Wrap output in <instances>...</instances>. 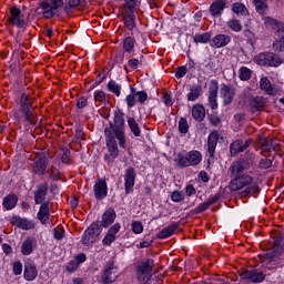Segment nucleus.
I'll list each match as a JSON object with an SVG mask.
<instances>
[{"label":"nucleus","instance_id":"1","mask_svg":"<svg viewBox=\"0 0 284 284\" xmlns=\"http://www.w3.org/2000/svg\"><path fill=\"white\" fill-rule=\"evenodd\" d=\"M104 135L115 136L119 148L125 150L128 140L125 139V113L121 109L114 111L113 122L104 129Z\"/></svg>","mask_w":284,"mask_h":284},{"label":"nucleus","instance_id":"2","mask_svg":"<svg viewBox=\"0 0 284 284\" xmlns=\"http://www.w3.org/2000/svg\"><path fill=\"white\" fill-rule=\"evenodd\" d=\"M234 178L229 183V190L231 192H239V190L242 191V196H250L252 194H258L260 187L258 183L254 182V178L247 174L243 175H233Z\"/></svg>","mask_w":284,"mask_h":284},{"label":"nucleus","instance_id":"3","mask_svg":"<svg viewBox=\"0 0 284 284\" xmlns=\"http://www.w3.org/2000/svg\"><path fill=\"white\" fill-rule=\"evenodd\" d=\"M16 103L19 105L20 112L23 114L24 121L29 123V125H37V118L32 112L34 98H32L30 93L23 91L16 100Z\"/></svg>","mask_w":284,"mask_h":284},{"label":"nucleus","instance_id":"4","mask_svg":"<svg viewBox=\"0 0 284 284\" xmlns=\"http://www.w3.org/2000/svg\"><path fill=\"white\" fill-rule=\"evenodd\" d=\"M270 276H272V274H265L264 272L258 271V268L244 270L240 273L242 281H248L254 284H261L263 281H266L267 284L276 283V280Z\"/></svg>","mask_w":284,"mask_h":284},{"label":"nucleus","instance_id":"5","mask_svg":"<svg viewBox=\"0 0 284 284\" xmlns=\"http://www.w3.org/2000/svg\"><path fill=\"white\" fill-rule=\"evenodd\" d=\"M178 163V168H195V165H200L201 161H203V154L201 151L192 150L189 151L185 155L183 153H179L178 158L174 160Z\"/></svg>","mask_w":284,"mask_h":284},{"label":"nucleus","instance_id":"6","mask_svg":"<svg viewBox=\"0 0 284 284\" xmlns=\"http://www.w3.org/2000/svg\"><path fill=\"white\" fill-rule=\"evenodd\" d=\"M101 232H103V229H101L99 220L92 222L81 236V245H83L84 247H92V245L97 243V241H99Z\"/></svg>","mask_w":284,"mask_h":284},{"label":"nucleus","instance_id":"7","mask_svg":"<svg viewBox=\"0 0 284 284\" xmlns=\"http://www.w3.org/2000/svg\"><path fill=\"white\" fill-rule=\"evenodd\" d=\"M256 65H262L264 68H278L283 65V59L274 52H261L253 58Z\"/></svg>","mask_w":284,"mask_h":284},{"label":"nucleus","instance_id":"8","mask_svg":"<svg viewBox=\"0 0 284 284\" xmlns=\"http://www.w3.org/2000/svg\"><path fill=\"white\" fill-rule=\"evenodd\" d=\"M48 165H50L48 153H40L33 161L31 172L36 176H45L48 174Z\"/></svg>","mask_w":284,"mask_h":284},{"label":"nucleus","instance_id":"9","mask_svg":"<svg viewBox=\"0 0 284 284\" xmlns=\"http://www.w3.org/2000/svg\"><path fill=\"white\" fill-rule=\"evenodd\" d=\"M106 141V150L109 154L104 155V161L110 165L119 158V143H116V135H104Z\"/></svg>","mask_w":284,"mask_h":284},{"label":"nucleus","instance_id":"10","mask_svg":"<svg viewBox=\"0 0 284 284\" xmlns=\"http://www.w3.org/2000/svg\"><path fill=\"white\" fill-rule=\"evenodd\" d=\"M10 17L8 19L9 23L11 26H14L16 28H18L19 30L26 28V26H28V21L30 20V14H28L27 20L21 18V9H19V7L13 6L10 9Z\"/></svg>","mask_w":284,"mask_h":284},{"label":"nucleus","instance_id":"11","mask_svg":"<svg viewBox=\"0 0 284 284\" xmlns=\"http://www.w3.org/2000/svg\"><path fill=\"white\" fill-rule=\"evenodd\" d=\"M136 183V170L134 166H129L124 170V192L125 194H132L134 192V185Z\"/></svg>","mask_w":284,"mask_h":284},{"label":"nucleus","instance_id":"12","mask_svg":"<svg viewBox=\"0 0 284 284\" xmlns=\"http://www.w3.org/2000/svg\"><path fill=\"white\" fill-rule=\"evenodd\" d=\"M207 101L211 110L219 109V80L212 79L210 81Z\"/></svg>","mask_w":284,"mask_h":284},{"label":"nucleus","instance_id":"13","mask_svg":"<svg viewBox=\"0 0 284 284\" xmlns=\"http://www.w3.org/2000/svg\"><path fill=\"white\" fill-rule=\"evenodd\" d=\"M219 139H221V134L219 131H212L207 136V165H212V159L216 154V145H219Z\"/></svg>","mask_w":284,"mask_h":284},{"label":"nucleus","instance_id":"14","mask_svg":"<svg viewBox=\"0 0 284 284\" xmlns=\"http://www.w3.org/2000/svg\"><path fill=\"white\" fill-rule=\"evenodd\" d=\"M9 223L18 227L19 230L30 231L34 230L36 223L34 220H29L28 217H21L20 215H13L10 217Z\"/></svg>","mask_w":284,"mask_h":284},{"label":"nucleus","instance_id":"15","mask_svg":"<svg viewBox=\"0 0 284 284\" xmlns=\"http://www.w3.org/2000/svg\"><path fill=\"white\" fill-rule=\"evenodd\" d=\"M121 232V223L115 222L113 225H111L104 237L102 239V245L104 247H112V243L116 241V234Z\"/></svg>","mask_w":284,"mask_h":284},{"label":"nucleus","instance_id":"16","mask_svg":"<svg viewBox=\"0 0 284 284\" xmlns=\"http://www.w3.org/2000/svg\"><path fill=\"white\" fill-rule=\"evenodd\" d=\"M115 221H116V211L114 210V207H109L103 212L101 216V221H99V225L101 230H103V227L105 230L108 229L110 230V227L114 225Z\"/></svg>","mask_w":284,"mask_h":284},{"label":"nucleus","instance_id":"17","mask_svg":"<svg viewBox=\"0 0 284 284\" xmlns=\"http://www.w3.org/2000/svg\"><path fill=\"white\" fill-rule=\"evenodd\" d=\"M250 159L240 158L237 161L233 162L230 170L232 176H241L243 172L250 170Z\"/></svg>","mask_w":284,"mask_h":284},{"label":"nucleus","instance_id":"18","mask_svg":"<svg viewBox=\"0 0 284 284\" xmlns=\"http://www.w3.org/2000/svg\"><path fill=\"white\" fill-rule=\"evenodd\" d=\"M220 94L223 99L224 105H232L234 97H236V88L222 83Z\"/></svg>","mask_w":284,"mask_h":284},{"label":"nucleus","instance_id":"19","mask_svg":"<svg viewBox=\"0 0 284 284\" xmlns=\"http://www.w3.org/2000/svg\"><path fill=\"white\" fill-rule=\"evenodd\" d=\"M283 237L277 236L274 242H273V247L271 250H268L265 253V258L266 261H274V258H277V256H281V254H283Z\"/></svg>","mask_w":284,"mask_h":284},{"label":"nucleus","instance_id":"20","mask_svg":"<svg viewBox=\"0 0 284 284\" xmlns=\"http://www.w3.org/2000/svg\"><path fill=\"white\" fill-rule=\"evenodd\" d=\"M116 266H114V261H110L105 264L103 274L101 276L103 284H112L116 281Z\"/></svg>","mask_w":284,"mask_h":284},{"label":"nucleus","instance_id":"21","mask_svg":"<svg viewBox=\"0 0 284 284\" xmlns=\"http://www.w3.org/2000/svg\"><path fill=\"white\" fill-rule=\"evenodd\" d=\"M93 194L97 201H103L108 197V181L105 179L95 181Z\"/></svg>","mask_w":284,"mask_h":284},{"label":"nucleus","instance_id":"22","mask_svg":"<svg viewBox=\"0 0 284 284\" xmlns=\"http://www.w3.org/2000/svg\"><path fill=\"white\" fill-rule=\"evenodd\" d=\"M227 8V0H215L209 7V12L214 19L223 17V12Z\"/></svg>","mask_w":284,"mask_h":284},{"label":"nucleus","instance_id":"23","mask_svg":"<svg viewBox=\"0 0 284 284\" xmlns=\"http://www.w3.org/2000/svg\"><path fill=\"white\" fill-rule=\"evenodd\" d=\"M252 145V139L243 140H235L230 144V152L231 156H237L241 152H245L247 148Z\"/></svg>","mask_w":284,"mask_h":284},{"label":"nucleus","instance_id":"24","mask_svg":"<svg viewBox=\"0 0 284 284\" xmlns=\"http://www.w3.org/2000/svg\"><path fill=\"white\" fill-rule=\"evenodd\" d=\"M50 185L48 182L40 183L37 190L33 192V201L36 205H41V203H45V196H48V190Z\"/></svg>","mask_w":284,"mask_h":284},{"label":"nucleus","instance_id":"25","mask_svg":"<svg viewBox=\"0 0 284 284\" xmlns=\"http://www.w3.org/2000/svg\"><path fill=\"white\" fill-rule=\"evenodd\" d=\"M223 199V194L216 193L213 197H210L204 203H200L195 209H193V214H203V212H206V210H210L212 205H215L217 201H221Z\"/></svg>","mask_w":284,"mask_h":284},{"label":"nucleus","instance_id":"26","mask_svg":"<svg viewBox=\"0 0 284 284\" xmlns=\"http://www.w3.org/2000/svg\"><path fill=\"white\" fill-rule=\"evenodd\" d=\"M39 276V270L37 268V264L34 262H29L24 264V271H23V277L24 281H28L31 283L32 281H36Z\"/></svg>","mask_w":284,"mask_h":284},{"label":"nucleus","instance_id":"27","mask_svg":"<svg viewBox=\"0 0 284 284\" xmlns=\"http://www.w3.org/2000/svg\"><path fill=\"white\" fill-rule=\"evenodd\" d=\"M19 203V195L14 193H9L2 199V210L4 212H10L17 207Z\"/></svg>","mask_w":284,"mask_h":284},{"label":"nucleus","instance_id":"28","mask_svg":"<svg viewBox=\"0 0 284 284\" xmlns=\"http://www.w3.org/2000/svg\"><path fill=\"white\" fill-rule=\"evenodd\" d=\"M179 227H181V222H173L169 226L159 231L156 233V239H160V240L170 239V236H174V233L176 232V230H179Z\"/></svg>","mask_w":284,"mask_h":284},{"label":"nucleus","instance_id":"29","mask_svg":"<svg viewBox=\"0 0 284 284\" xmlns=\"http://www.w3.org/2000/svg\"><path fill=\"white\" fill-rule=\"evenodd\" d=\"M37 250V241L32 236H28L21 244L22 256H30Z\"/></svg>","mask_w":284,"mask_h":284},{"label":"nucleus","instance_id":"30","mask_svg":"<svg viewBox=\"0 0 284 284\" xmlns=\"http://www.w3.org/2000/svg\"><path fill=\"white\" fill-rule=\"evenodd\" d=\"M232 42V37L229 34L219 33L211 39V48H225Z\"/></svg>","mask_w":284,"mask_h":284},{"label":"nucleus","instance_id":"31","mask_svg":"<svg viewBox=\"0 0 284 284\" xmlns=\"http://www.w3.org/2000/svg\"><path fill=\"white\" fill-rule=\"evenodd\" d=\"M37 219L42 223V225H45V223H48V219H50V200H47L45 202L40 204V209L37 213Z\"/></svg>","mask_w":284,"mask_h":284},{"label":"nucleus","instance_id":"32","mask_svg":"<svg viewBox=\"0 0 284 284\" xmlns=\"http://www.w3.org/2000/svg\"><path fill=\"white\" fill-rule=\"evenodd\" d=\"M250 105V112L252 114H256V112H261L263 108H265V99L261 95H256L248 102Z\"/></svg>","mask_w":284,"mask_h":284},{"label":"nucleus","instance_id":"33","mask_svg":"<svg viewBox=\"0 0 284 284\" xmlns=\"http://www.w3.org/2000/svg\"><path fill=\"white\" fill-rule=\"evenodd\" d=\"M154 270V260L149 258L136 266L138 276H145L152 274Z\"/></svg>","mask_w":284,"mask_h":284},{"label":"nucleus","instance_id":"34","mask_svg":"<svg viewBox=\"0 0 284 284\" xmlns=\"http://www.w3.org/2000/svg\"><path fill=\"white\" fill-rule=\"evenodd\" d=\"M260 144L263 152H278L281 150V145L270 138L261 140Z\"/></svg>","mask_w":284,"mask_h":284},{"label":"nucleus","instance_id":"35","mask_svg":"<svg viewBox=\"0 0 284 284\" xmlns=\"http://www.w3.org/2000/svg\"><path fill=\"white\" fill-rule=\"evenodd\" d=\"M231 12H233V14H236V17H250V10L243 2H234L231 6Z\"/></svg>","mask_w":284,"mask_h":284},{"label":"nucleus","instance_id":"36","mask_svg":"<svg viewBox=\"0 0 284 284\" xmlns=\"http://www.w3.org/2000/svg\"><path fill=\"white\" fill-rule=\"evenodd\" d=\"M201 94H203V87L201 84H193L186 94V99L194 103V101H199Z\"/></svg>","mask_w":284,"mask_h":284},{"label":"nucleus","instance_id":"37","mask_svg":"<svg viewBox=\"0 0 284 284\" xmlns=\"http://www.w3.org/2000/svg\"><path fill=\"white\" fill-rule=\"evenodd\" d=\"M192 118L197 123H202V121H205V106L203 104H194L192 108Z\"/></svg>","mask_w":284,"mask_h":284},{"label":"nucleus","instance_id":"38","mask_svg":"<svg viewBox=\"0 0 284 284\" xmlns=\"http://www.w3.org/2000/svg\"><path fill=\"white\" fill-rule=\"evenodd\" d=\"M253 6L255 8V12L261 17H265L270 11V6L267 4V0H253Z\"/></svg>","mask_w":284,"mask_h":284},{"label":"nucleus","instance_id":"39","mask_svg":"<svg viewBox=\"0 0 284 284\" xmlns=\"http://www.w3.org/2000/svg\"><path fill=\"white\" fill-rule=\"evenodd\" d=\"M135 45H136V39H134V37L132 36L124 37L122 41V48L124 52H126L128 54H132V52H134Z\"/></svg>","mask_w":284,"mask_h":284},{"label":"nucleus","instance_id":"40","mask_svg":"<svg viewBox=\"0 0 284 284\" xmlns=\"http://www.w3.org/2000/svg\"><path fill=\"white\" fill-rule=\"evenodd\" d=\"M134 19H136V16L134 14V12H124V14L122 16L123 23L125 28L129 29L130 31L136 28V22L134 21Z\"/></svg>","mask_w":284,"mask_h":284},{"label":"nucleus","instance_id":"41","mask_svg":"<svg viewBox=\"0 0 284 284\" xmlns=\"http://www.w3.org/2000/svg\"><path fill=\"white\" fill-rule=\"evenodd\" d=\"M193 42L201 43L202 45H205L207 43H212V32H203V33H195L193 36Z\"/></svg>","mask_w":284,"mask_h":284},{"label":"nucleus","instance_id":"42","mask_svg":"<svg viewBox=\"0 0 284 284\" xmlns=\"http://www.w3.org/2000/svg\"><path fill=\"white\" fill-rule=\"evenodd\" d=\"M106 90L119 98L121 97V90H123V87L115 80H110L106 84Z\"/></svg>","mask_w":284,"mask_h":284},{"label":"nucleus","instance_id":"43","mask_svg":"<svg viewBox=\"0 0 284 284\" xmlns=\"http://www.w3.org/2000/svg\"><path fill=\"white\" fill-rule=\"evenodd\" d=\"M260 88L263 90V92H266L270 97H273L274 94V87L272 85V82L267 78H262L260 80Z\"/></svg>","mask_w":284,"mask_h":284},{"label":"nucleus","instance_id":"44","mask_svg":"<svg viewBox=\"0 0 284 284\" xmlns=\"http://www.w3.org/2000/svg\"><path fill=\"white\" fill-rule=\"evenodd\" d=\"M145 63V55L140 54V58H132L128 61L129 68L131 70H138V68H143Z\"/></svg>","mask_w":284,"mask_h":284},{"label":"nucleus","instance_id":"45","mask_svg":"<svg viewBox=\"0 0 284 284\" xmlns=\"http://www.w3.org/2000/svg\"><path fill=\"white\" fill-rule=\"evenodd\" d=\"M130 90L131 93L126 95L125 98V103H126V108L131 109L134 108V105H136V89L134 87H132V84H130Z\"/></svg>","mask_w":284,"mask_h":284},{"label":"nucleus","instance_id":"46","mask_svg":"<svg viewBox=\"0 0 284 284\" xmlns=\"http://www.w3.org/2000/svg\"><path fill=\"white\" fill-rule=\"evenodd\" d=\"M83 0H64V12L65 14H72L73 10H77L81 6Z\"/></svg>","mask_w":284,"mask_h":284},{"label":"nucleus","instance_id":"47","mask_svg":"<svg viewBox=\"0 0 284 284\" xmlns=\"http://www.w3.org/2000/svg\"><path fill=\"white\" fill-rule=\"evenodd\" d=\"M226 26L232 32H241L243 30V23L236 18H232L226 21Z\"/></svg>","mask_w":284,"mask_h":284},{"label":"nucleus","instance_id":"48","mask_svg":"<svg viewBox=\"0 0 284 284\" xmlns=\"http://www.w3.org/2000/svg\"><path fill=\"white\" fill-rule=\"evenodd\" d=\"M128 126L130 129V132L133 133V136H141V128L139 126V123L134 118L128 119Z\"/></svg>","mask_w":284,"mask_h":284},{"label":"nucleus","instance_id":"49","mask_svg":"<svg viewBox=\"0 0 284 284\" xmlns=\"http://www.w3.org/2000/svg\"><path fill=\"white\" fill-rule=\"evenodd\" d=\"M266 22L268 23V26H272V28H274V30H276V32L278 34L283 33L284 32V24L283 22L272 18V17H268L266 18Z\"/></svg>","mask_w":284,"mask_h":284},{"label":"nucleus","instance_id":"50","mask_svg":"<svg viewBox=\"0 0 284 284\" xmlns=\"http://www.w3.org/2000/svg\"><path fill=\"white\" fill-rule=\"evenodd\" d=\"M47 174H48V178L50 179V181H61V170L57 169L54 170L53 168L51 169H47Z\"/></svg>","mask_w":284,"mask_h":284},{"label":"nucleus","instance_id":"51","mask_svg":"<svg viewBox=\"0 0 284 284\" xmlns=\"http://www.w3.org/2000/svg\"><path fill=\"white\" fill-rule=\"evenodd\" d=\"M252 79V70L247 67L240 68V80L241 81H250Z\"/></svg>","mask_w":284,"mask_h":284},{"label":"nucleus","instance_id":"52","mask_svg":"<svg viewBox=\"0 0 284 284\" xmlns=\"http://www.w3.org/2000/svg\"><path fill=\"white\" fill-rule=\"evenodd\" d=\"M179 132L180 134H187V132H190V124L187 123L186 118H180Z\"/></svg>","mask_w":284,"mask_h":284},{"label":"nucleus","instance_id":"53","mask_svg":"<svg viewBox=\"0 0 284 284\" xmlns=\"http://www.w3.org/2000/svg\"><path fill=\"white\" fill-rule=\"evenodd\" d=\"M143 222L141 221H132L131 222V231L133 232V234H143Z\"/></svg>","mask_w":284,"mask_h":284},{"label":"nucleus","instance_id":"54","mask_svg":"<svg viewBox=\"0 0 284 284\" xmlns=\"http://www.w3.org/2000/svg\"><path fill=\"white\" fill-rule=\"evenodd\" d=\"M171 201H173V203H181V201H185V193L173 191L171 194Z\"/></svg>","mask_w":284,"mask_h":284},{"label":"nucleus","instance_id":"55","mask_svg":"<svg viewBox=\"0 0 284 284\" xmlns=\"http://www.w3.org/2000/svg\"><path fill=\"white\" fill-rule=\"evenodd\" d=\"M51 4H50V0H42L38 3V8L34 10L36 14H41V12H39V10H50Z\"/></svg>","mask_w":284,"mask_h":284},{"label":"nucleus","instance_id":"56","mask_svg":"<svg viewBox=\"0 0 284 284\" xmlns=\"http://www.w3.org/2000/svg\"><path fill=\"white\" fill-rule=\"evenodd\" d=\"M273 50L275 52H284V36L273 42Z\"/></svg>","mask_w":284,"mask_h":284},{"label":"nucleus","instance_id":"57","mask_svg":"<svg viewBox=\"0 0 284 284\" xmlns=\"http://www.w3.org/2000/svg\"><path fill=\"white\" fill-rule=\"evenodd\" d=\"M209 122L214 126L219 128L221 125V116L215 112L209 114Z\"/></svg>","mask_w":284,"mask_h":284},{"label":"nucleus","instance_id":"58","mask_svg":"<svg viewBox=\"0 0 284 284\" xmlns=\"http://www.w3.org/2000/svg\"><path fill=\"white\" fill-rule=\"evenodd\" d=\"M65 270L69 274H74V272L79 270V263L74 260H70L65 265Z\"/></svg>","mask_w":284,"mask_h":284},{"label":"nucleus","instance_id":"59","mask_svg":"<svg viewBox=\"0 0 284 284\" xmlns=\"http://www.w3.org/2000/svg\"><path fill=\"white\" fill-rule=\"evenodd\" d=\"M51 9L55 12V10H59L60 8H63L65 10V0H50Z\"/></svg>","mask_w":284,"mask_h":284},{"label":"nucleus","instance_id":"60","mask_svg":"<svg viewBox=\"0 0 284 284\" xmlns=\"http://www.w3.org/2000/svg\"><path fill=\"white\" fill-rule=\"evenodd\" d=\"M272 163H273L272 160L267 158H263L258 162V168L260 170H270V168H272Z\"/></svg>","mask_w":284,"mask_h":284},{"label":"nucleus","instance_id":"61","mask_svg":"<svg viewBox=\"0 0 284 284\" xmlns=\"http://www.w3.org/2000/svg\"><path fill=\"white\" fill-rule=\"evenodd\" d=\"M135 97H138L136 102L140 103V105H143L145 101H148V91H138Z\"/></svg>","mask_w":284,"mask_h":284},{"label":"nucleus","instance_id":"62","mask_svg":"<svg viewBox=\"0 0 284 284\" xmlns=\"http://www.w3.org/2000/svg\"><path fill=\"white\" fill-rule=\"evenodd\" d=\"M105 79H108V73L105 72V69H103L97 74V78L94 81L95 85H101Z\"/></svg>","mask_w":284,"mask_h":284},{"label":"nucleus","instance_id":"63","mask_svg":"<svg viewBox=\"0 0 284 284\" xmlns=\"http://www.w3.org/2000/svg\"><path fill=\"white\" fill-rule=\"evenodd\" d=\"M185 74H187V67L181 65V67L176 68L175 79H183V77H185Z\"/></svg>","mask_w":284,"mask_h":284},{"label":"nucleus","instance_id":"64","mask_svg":"<svg viewBox=\"0 0 284 284\" xmlns=\"http://www.w3.org/2000/svg\"><path fill=\"white\" fill-rule=\"evenodd\" d=\"M78 110H83V108H88V97L81 95L77 101Z\"/></svg>","mask_w":284,"mask_h":284}]
</instances>
